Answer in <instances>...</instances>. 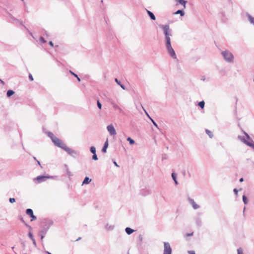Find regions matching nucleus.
Instances as JSON below:
<instances>
[{
	"label": "nucleus",
	"instance_id": "nucleus-3",
	"mask_svg": "<svg viewBox=\"0 0 254 254\" xmlns=\"http://www.w3.org/2000/svg\"><path fill=\"white\" fill-rule=\"evenodd\" d=\"M224 59L228 62H231L233 61L234 57L231 53L228 51H225L222 52Z\"/></svg>",
	"mask_w": 254,
	"mask_h": 254
},
{
	"label": "nucleus",
	"instance_id": "nucleus-36",
	"mask_svg": "<svg viewBox=\"0 0 254 254\" xmlns=\"http://www.w3.org/2000/svg\"><path fill=\"white\" fill-rule=\"evenodd\" d=\"M151 119V121L152 122L153 124H154V125L157 127V125L156 124V123L152 119Z\"/></svg>",
	"mask_w": 254,
	"mask_h": 254
},
{
	"label": "nucleus",
	"instance_id": "nucleus-17",
	"mask_svg": "<svg viewBox=\"0 0 254 254\" xmlns=\"http://www.w3.org/2000/svg\"><path fill=\"white\" fill-rule=\"evenodd\" d=\"M175 14H180L181 16H183L184 15V12H183V11H182L181 10H178L175 13Z\"/></svg>",
	"mask_w": 254,
	"mask_h": 254
},
{
	"label": "nucleus",
	"instance_id": "nucleus-42",
	"mask_svg": "<svg viewBox=\"0 0 254 254\" xmlns=\"http://www.w3.org/2000/svg\"><path fill=\"white\" fill-rule=\"evenodd\" d=\"M120 86H121V87L123 89H125V87H124V86L123 85L120 84Z\"/></svg>",
	"mask_w": 254,
	"mask_h": 254
},
{
	"label": "nucleus",
	"instance_id": "nucleus-27",
	"mask_svg": "<svg viewBox=\"0 0 254 254\" xmlns=\"http://www.w3.org/2000/svg\"><path fill=\"white\" fill-rule=\"evenodd\" d=\"M92 159L95 160H97L98 159L97 156L96 154V153L95 154H93V155L92 156Z\"/></svg>",
	"mask_w": 254,
	"mask_h": 254
},
{
	"label": "nucleus",
	"instance_id": "nucleus-30",
	"mask_svg": "<svg viewBox=\"0 0 254 254\" xmlns=\"http://www.w3.org/2000/svg\"><path fill=\"white\" fill-rule=\"evenodd\" d=\"M243 199L244 203L246 204L247 203V198L245 195L243 196Z\"/></svg>",
	"mask_w": 254,
	"mask_h": 254
},
{
	"label": "nucleus",
	"instance_id": "nucleus-9",
	"mask_svg": "<svg viewBox=\"0 0 254 254\" xmlns=\"http://www.w3.org/2000/svg\"><path fill=\"white\" fill-rule=\"evenodd\" d=\"M190 202L194 209H197L199 208V205L196 204L193 199H190Z\"/></svg>",
	"mask_w": 254,
	"mask_h": 254
},
{
	"label": "nucleus",
	"instance_id": "nucleus-41",
	"mask_svg": "<svg viewBox=\"0 0 254 254\" xmlns=\"http://www.w3.org/2000/svg\"><path fill=\"white\" fill-rule=\"evenodd\" d=\"M243 181H244V179H243V178H241V179H240V182H243Z\"/></svg>",
	"mask_w": 254,
	"mask_h": 254
},
{
	"label": "nucleus",
	"instance_id": "nucleus-8",
	"mask_svg": "<svg viewBox=\"0 0 254 254\" xmlns=\"http://www.w3.org/2000/svg\"><path fill=\"white\" fill-rule=\"evenodd\" d=\"M108 146V139L106 140V141L105 142V144H104V145L102 149V151L103 152V153H106V151H107V148Z\"/></svg>",
	"mask_w": 254,
	"mask_h": 254
},
{
	"label": "nucleus",
	"instance_id": "nucleus-47",
	"mask_svg": "<svg viewBox=\"0 0 254 254\" xmlns=\"http://www.w3.org/2000/svg\"><path fill=\"white\" fill-rule=\"evenodd\" d=\"M48 254H51V253H49V252H48Z\"/></svg>",
	"mask_w": 254,
	"mask_h": 254
},
{
	"label": "nucleus",
	"instance_id": "nucleus-1",
	"mask_svg": "<svg viewBox=\"0 0 254 254\" xmlns=\"http://www.w3.org/2000/svg\"><path fill=\"white\" fill-rule=\"evenodd\" d=\"M52 141L55 145L63 148L69 154H71L74 152L72 149L68 147L62 140L58 137H56Z\"/></svg>",
	"mask_w": 254,
	"mask_h": 254
},
{
	"label": "nucleus",
	"instance_id": "nucleus-31",
	"mask_svg": "<svg viewBox=\"0 0 254 254\" xmlns=\"http://www.w3.org/2000/svg\"><path fill=\"white\" fill-rule=\"evenodd\" d=\"M29 78L31 81H33L34 79L32 75L30 73L29 74Z\"/></svg>",
	"mask_w": 254,
	"mask_h": 254
},
{
	"label": "nucleus",
	"instance_id": "nucleus-12",
	"mask_svg": "<svg viewBox=\"0 0 254 254\" xmlns=\"http://www.w3.org/2000/svg\"><path fill=\"white\" fill-rule=\"evenodd\" d=\"M126 232L128 235H130L134 232V230L132 229L127 227L126 228Z\"/></svg>",
	"mask_w": 254,
	"mask_h": 254
},
{
	"label": "nucleus",
	"instance_id": "nucleus-18",
	"mask_svg": "<svg viewBox=\"0 0 254 254\" xmlns=\"http://www.w3.org/2000/svg\"><path fill=\"white\" fill-rule=\"evenodd\" d=\"M176 1H178L180 4H183L185 7V4L186 3V1L184 0H176Z\"/></svg>",
	"mask_w": 254,
	"mask_h": 254
},
{
	"label": "nucleus",
	"instance_id": "nucleus-46",
	"mask_svg": "<svg viewBox=\"0 0 254 254\" xmlns=\"http://www.w3.org/2000/svg\"><path fill=\"white\" fill-rule=\"evenodd\" d=\"M246 135H247V137L249 138V136L247 134Z\"/></svg>",
	"mask_w": 254,
	"mask_h": 254
},
{
	"label": "nucleus",
	"instance_id": "nucleus-34",
	"mask_svg": "<svg viewBox=\"0 0 254 254\" xmlns=\"http://www.w3.org/2000/svg\"><path fill=\"white\" fill-rule=\"evenodd\" d=\"M113 107H114V108L118 109V110H120V111H121V109L117 105H114Z\"/></svg>",
	"mask_w": 254,
	"mask_h": 254
},
{
	"label": "nucleus",
	"instance_id": "nucleus-21",
	"mask_svg": "<svg viewBox=\"0 0 254 254\" xmlns=\"http://www.w3.org/2000/svg\"><path fill=\"white\" fill-rule=\"evenodd\" d=\"M127 140L129 142V143L130 144H134V140L131 139L130 137H128L127 138Z\"/></svg>",
	"mask_w": 254,
	"mask_h": 254
},
{
	"label": "nucleus",
	"instance_id": "nucleus-38",
	"mask_svg": "<svg viewBox=\"0 0 254 254\" xmlns=\"http://www.w3.org/2000/svg\"><path fill=\"white\" fill-rule=\"evenodd\" d=\"M70 72L72 75H73L74 76H75V77H77V75L76 74H75L74 73H73L72 71H70Z\"/></svg>",
	"mask_w": 254,
	"mask_h": 254
},
{
	"label": "nucleus",
	"instance_id": "nucleus-24",
	"mask_svg": "<svg viewBox=\"0 0 254 254\" xmlns=\"http://www.w3.org/2000/svg\"><path fill=\"white\" fill-rule=\"evenodd\" d=\"M40 42L42 43H45L46 42V41L44 39V38L42 37H41L39 39Z\"/></svg>",
	"mask_w": 254,
	"mask_h": 254
},
{
	"label": "nucleus",
	"instance_id": "nucleus-4",
	"mask_svg": "<svg viewBox=\"0 0 254 254\" xmlns=\"http://www.w3.org/2000/svg\"><path fill=\"white\" fill-rule=\"evenodd\" d=\"M166 47L170 55L173 58L176 59V55L174 50L171 46V42L168 41V43H166Z\"/></svg>",
	"mask_w": 254,
	"mask_h": 254
},
{
	"label": "nucleus",
	"instance_id": "nucleus-35",
	"mask_svg": "<svg viewBox=\"0 0 254 254\" xmlns=\"http://www.w3.org/2000/svg\"><path fill=\"white\" fill-rule=\"evenodd\" d=\"M31 217L32 218L31 221L36 219V217L34 215H33Z\"/></svg>",
	"mask_w": 254,
	"mask_h": 254
},
{
	"label": "nucleus",
	"instance_id": "nucleus-23",
	"mask_svg": "<svg viewBox=\"0 0 254 254\" xmlns=\"http://www.w3.org/2000/svg\"><path fill=\"white\" fill-rule=\"evenodd\" d=\"M172 178H173V179L174 181H175V183H176V184H177V180H176V177L175 175V174H174V173H172Z\"/></svg>",
	"mask_w": 254,
	"mask_h": 254
},
{
	"label": "nucleus",
	"instance_id": "nucleus-2",
	"mask_svg": "<svg viewBox=\"0 0 254 254\" xmlns=\"http://www.w3.org/2000/svg\"><path fill=\"white\" fill-rule=\"evenodd\" d=\"M161 27L162 28L165 35L166 43L168 42V40L169 42H171L170 36H171V34L169 26L168 25H161Z\"/></svg>",
	"mask_w": 254,
	"mask_h": 254
},
{
	"label": "nucleus",
	"instance_id": "nucleus-19",
	"mask_svg": "<svg viewBox=\"0 0 254 254\" xmlns=\"http://www.w3.org/2000/svg\"><path fill=\"white\" fill-rule=\"evenodd\" d=\"M204 104H205V103H204V102L203 101H201V102H200L198 103V105H199V106L201 108H202V109H203V108H204Z\"/></svg>",
	"mask_w": 254,
	"mask_h": 254
},
{
	"label": "nucleus",
	"instance_id": "nucleus-39",
	"mask_svg": "<svg viewBox=\"0 0 254 254\" xmlns=\"http://www.w3.org/2000/svg\"><path fill=\"white\" fill-rule=\"evenodd\" d=\"M49 44L50 46H51L52 47H53L54 46V44L52 42V41H50L49 42Z\"/></svg>",
	"mask_w": 254,
	"mask_h": 254
},
{
	"label": "nucleus",
	"instance_id": "nucleus-33",
	"mask_svg": "<svg viewBox=\"0 0 254 254\" xmlns=\"http://www.w3.org/2000/svg\"><path fill=\"white\" fill-rule=\"evenodd\" d=\"M188 253L189 254H195V252L194 251H189L188 252Z\"/></svg>",
	"mask_w": 254,
	"mask_h": 254
},
{
	"label": "nucleus",
	"instance_id": "nucleus-37",
	"mask_svg": "<svg viewBox=\"0 0 254 254\" xmlns=\"http://www.w3.org/2000/svg\"><path fill=\"white\" fill-rule=\"evenodd\" d=\"M115 81L118 84H121V82L117 78L115 79Z\"/></svg>",
	"mask_w": 254,
	"mask_h": 254
},
{
	"label": "nucleus",
	"instance_id": "nucleus-7",
	"mask_svg": "<svg viewBox=\"0 0 254 254\" xmlns=\"http://www.w3.org/2000/svg\"><path fill=\"white\" fill-rule=\"evenodd\" d=\"M49 177L44 176H39L37 177L35 180L38 183H40L42 182L46 181L47 178H49Z\"/></svg>",
	"mask_w": 254,
	"mask_h": 254
},
{
	"label": "nucleus",
	"instance_id": "nucleus-43",
	"mask_svg": "<svg viewBox=\"0 0 254 254\" xmlns=\"http://www.w3.org/2000/svg\"><path fill=\"white\" fill-rule=\"evenodd\" d=\"M114 164H115L116 166L119 167L118 165L117 164V163L115 161L114 162Z\"/></svg>",
	"mask_w": 254,
	"mask_h": 254
},
{
	"label": "nucleus",
	"instance_id": "nucleus-11",
	"mask_svg": "<svg viewBox=\"0 0 254 254\" xmlns=\"http://www.w3.org/2000/svg\"><path fill=\"white\" fill-rule=\"evenodd\" d=\"M147 12L150 17L151 19L154 20H155V16H154V14L152 12L148 10H147Z\"/></svg>",
	"mask_w": 254,
	"mask_h": 254
},
{
	"label": "nucleus",
	"instance_id": "nucleus-25",
	"mask_svg": "<svg viewBox=\"0 0 254 254\" xmlns=\"http://www.w3.org/2000/svg\"><path fill=\"white\" fill-rule=\"evenodd\" d=\"M97 104L98 107L100 109H101V108H102V105H101V104L100 103V102H99V100L97 101Z\"/></svg>",
	"mask_w": 254,
	"mask_h": 254
},
{
	"label": "nucleus",
	"instance_id": "nucleus-28",
	"mask_svg": "<svg viewBox=\"0 0 254 254\" xmlns=\"http://www.w3.org/2000/svg\"><path fill=\"white\" fill-rule=\"evenodd\" d=\"M15 201V199L14 198H9V202L10 203H14Z\"/></svg>",
	"mask_w": 254,
	"mask_h": 254
},
{
	"label": "nucleus",
	"instance_id": "nucleus-26",
	"mask_svg": "<svg viewBox=\"0 0 254 254\" xmlns=\"http://www.w3.org/2000/svg\"><path fill=\"white\" fill-rule=\"evenodd\" d=\"M238 254H244L242 249L240 248L238 249Z\"/></svg>",
	"mask_w": 254,
	"mask_h": 254
},
{
	"label": "nucleus",
	"instance_id": "nucleus-32",
	"mask_svg": "<svg viewBox=\"0 0 254 254\" xmlns=\"http://www.w3.org/2000/svg\"><path fill=\"white\" fill-rule=\"evenodd\" d=\"M193 234V233H188V234H185V237H189V236H192Z\"/></svg>",
	"mask_w": 254,
	"mask_h": 254
},
{
	"label": "nucleus",
	"instance_id": "nucleus-13",
	"mask_svg": "<svg viewBox=\"0 0 254 254\" xmlns=\"http://www.w3.org/2000/svg\"><path fill=\"white\" fill-rule=\"evenodd\" d=\"M14 94V92L12 90H9L7 91L6 95L8 97H10Z\"/></svg>",
	"mask_w": 254,
	"mask_h": 254
},
{
	"label": "nucleus",
	"instance_id": "nucleus-10",
	"mask_svg": "<svg viewBox=\"0 0 254 254\" xmlns=\"http://www.w3.org/2000/svg\"><path fill=\"white\" fill-rule=\"evenodd\" d=\"M245 143H246L248 145L252 147L254 149V142L253 140H251L250 141H245Z\"/></svg>",
	"mask_w": 254,
	"mask_h": 254
},
{
	"label": "nucleus",
	"instance_id": "nucleus-5",
	"mask_svg": "<svg viewBox=\"0 0 254 254\" xmlns=\"http://www.w3.org/2000/svg\"><path fill=\"white\" fill-rule=\"evenodd\" d=\"M164 254H171L172 249L170 247L169 243L168 242H164Z\"/></svg>",
	"mask_w": 254,
	"mask_h": 254
},
{
	"label": "nucleus",
	"instance_id": "nucleus-6",
	"mask_svg": "<svg viewBox=\"0 0 254 254\" xmlns=\"http://www.w3.org/2000/svg\"><path fill=\"white\" fill-rule=\"evenodd\" d=\"M107 128L111 135H115L116 134V130L112 125H109Z\"/></svg>",
	"mask_w": 254,
	"mask_h": 254
},
{
	"label": "nucleus",
	"instance_id": "nucleus-20",
	"mask_svg": "<svg viewBox=\"0 0 254 254\" xmlns=\"http://www.w3.org/2000/svg\"><path fill=\"white\" fill-rule=\"evenodd\" d=\"M249 19L250 21V22L254 24V18L252 17L251 15H249L248 16Z\"/></svg>",
	"mask_w": 254,
	"mask_h": 254
},
{
	"label": "nucleus",
	"instance_id": "nucleus-14",
	"mask_svg": "<svg viewBox=\"0 0 254 254\" xmlns=\"http://www.w3.org/2000/svg\"><path fill=\"white\" fill-rule=\"evenodd\" d=\"M26 214L28 215H30V217H31L33 214V211L31 209H27L26 210Z\"/></svg>",
	"mask_w": 254,
	"mask_h": 254
},
{
	"label": "nucleus",
	"instance_id": "nucleus-40",
	"mask_svg": "<svg viewBox=\"0 0 254 254\" xmlns=\"http://www.w3.org/2000/svg\"><path fill=\"white\" fill-rule=\"evenodd\" d=\"M234 191L235 192V194H237V193H238V190H237L236 189H235L234 190Z\"/></svg>",
	"mask_w": 254,
	"mask_h": 254
},
{
	"label": "nucleus",
	"instance_id": "nucleus-44",
	"mask_svg": "<svg viewBox=\"0 0 254 254\" xmlns=\"http://www.w3.org/2000/svg\"><path fill=\"white\" fill-rule=\"evenodd\" d=\"M77 79V80L80 81V79L77 76V77H76Z\"/></svg>",
	"mask_w": 254,
	"mask_h": 254
},
{
	"label": "nucleus",
	"instance_id": "nucleus-29",
	"mask_svg": "<svg viewBox=\"0 0 254 254\" xmlns=\"http://www.w3.org/2000/svg\"><path fill=\"white\" fill-rule=\"evenodd\" d=\"M206 132H207V133L209 135V136L211 137L212 136V133L210 131L206 129Z\"/></svg>",
	"mask_w": 254,
	"mask_h": 254
},
{
	"label": "nucleus",
	"instance_id": "nucleus-22",
	"mask_svg": "<svg viewBox=\"0 0 254 254\" xmlns=\"http://www.w3.org/2000/svg\"><path fill=\"white\" fill-rule=\"evenodd\" d=\"M90 151L91 152L93 153V154H95L96 153V148L94 146H92L91 148H90Z\"/></svg>",
	"mask_w": 254,
	"mask_h": 254
},
{
	"label": "nucleus",
	"instance_id": "nucleus-15",
	"mask_svg": "<svg viewBox=\"0 0 254 254\" xmlns=\"http://www.w3.org/2000/svg\"><path fill=\"white\" fill-rule=\"evenodd\" d=\"M91 181V179H89V178L88 177H85V178L84 179L83 182V184H88L90 181Z\"/></svg>",
	"mask_w": 254,
	"mask_h": 254
},
{
	"label": "nucleus",
	"instance_id": "nucleus-45",
	"mask_svg": "<svg viewBox=\"0 0 254 254\" xmlns=\"http://www.w3.org/2000/svg\"><path fill=\"white\" fill-rule=\"evenodd\" d=\"M29 236H30V237H32V234H31L30 233L29 234Z\"/></svg>",
	"mask_w": 254,
	"mask_h": 254
},
{
	"label": "nucleus",
	"instance_id": "nucleus-16",
	"mask_svg": "<svg viewBox=\"0 0 254 254\" xmlns=\"http://www.w3.org/2000/svg\"><path fill=\"white\" fill-rule=\"evenodd\" d=\"M48 136L51 138V139L52 140H54V138H55L56 137L52 132H49L48 133Z\"/></svg>",
	"mask_w": 254,
	"mask_h": 254
}]
</instances>
